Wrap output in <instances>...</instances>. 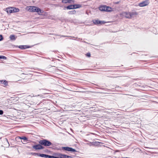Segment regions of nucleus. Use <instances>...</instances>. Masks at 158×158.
Returning a JSON list of instances; mask_svg holds the SVG:
<instances>
[{
    "label": "nucleus",
    "instance_id": "nucleus-2",
    "mask_svg": "<svg viewBox=\"0 0 158 158\" xmlns=\"http://www.w3.org/2000/svg\"><path fill=\"white\" fill-rule=\"evenodd\" d=\"M33 46H30L28 45H14V48H19L22 50H23L31 48Z\"/></svg>",
    "mask_w": 158,
    "mask_h": 158
},
{
    "label": "nucleus",
    "instance_id": "nucleus-20",
    "mask_svg": "<svg viewBox=\"0 0 158 158\" xmlns=\"http://www.w3.org/2000/svg\"><path fill=\"white\" fill-rule=\"evenodd\" d=\"M60 7L63 8V10H65L66 9L69 10V5H67V6H65L64 5H62V6L60 5Z\"/></svg>",
    "mask_w": 158,
    "mask_h": 158
},
{
    "label": "nucleus",
    "instance_id": "nucleus-29",
    "mask_svg": "<svg viewBox=\"0 0 158 158\" xmlns=\"http://www.w3.org/2000/svg\"><path fill=\"white\" fill-rule=\"evenodd\" d=\"M76 152V150L74 149H70V152L72 153V152Z\"/></svg>",
    "mask_w": 158,
    "mask_h": 158
},
{
    "label": "nucleus",
    "instance_id": "nucleus-52",
    "mask_svg": "<svg viewBox=\"0 0 158 158\" xmlns=\"http://www.w3.org/2000/svg\"><path fill=\"white\" fill-rule=\"evenodd\" d=\"M72 148L71 147H70V148Z\"/></svg>",
    "mask_w": 158,
    "mask_h": 158
},
{
    "label": "nucleus",
    "instance_id": "nucleus-42",
    "mask_svg": "<svg viewBox=\"0 0 158 158\" xmlns=\"http://www.w3.org/2000/svg\"><path fill=\"white\" fill-rule=\"evenodd\" d=\"M89 142H88V143H87V144L88 145H89Z\"/></svg>",
    "mask_w": 158,
    "mask_h": 158
},
{
    "label": "nucleus",
    "instance_id": "nucleus-41",
    "mask_svg": "<svg viewBox=\"0 0 158 158\" xmlns=\"http://www.w3.org/2000/svg\"><path fill=\"white\" fill-rule=\"evenodd\" d=\"M121 158H128V157H123Z\"/></svg>",
    "mask_w": 158,
    "mask_h": 158
},
{
    "label": "nucleus",
    "instance_id": "nucleus-5",
    "mask_svg": "<svg viewBox=\"0 0 158 158\" xmlns=\"http://www.w3.org/2000/svg\"><path fill=\"white\" fill-rule=\"evenodd\" d=\"M82 7V6L79 4H76L73 5L70 4V10L74 9L77 8H79Z\"/></svg>",
    "mask_w": 158,
    "mask_h": 158
},
{
    "label": "nucleus",
    "instance_id": "nucleus-30",
    "mask_svg": "<svg viewBox=\"0 0 158 158\" xmlns=\"http://www.w3.org/2000/svg\"><path fill=\"white\" fill-rule=\"evenodd\" d=\"M31 154H32L33 155L35 156L36 155H37L38 156H39L40 153H31Z\"/></svg>",
    "mask_w": 158,
    "mask_h": 158
},
{
    "label": "nucleus",
    "instance_id": "nucleus-49",
    "mask_svg": "<svg viewBox=\"0 0 158 158\" xmlns=\"http://www.w3.org/2000/svg\"><path fill=\"white\" fill-rule=\"evenodd\" d=\"M69 135H71L70 134V133L69 134ZM71 136H73L72 135H71Z\"/></svg>",
    "mask_w": 158,
    "mask_h": 158
},
{
    "label": "nucleus",
    "instance_id": "nucleus-28",
    "mask_svg": "<svg viewBox=\"0 0 158 158\" xmlns=\"http://www.w3.org/2000/svg\"><path fill=\"white\" fill-rule=\"evenodd\" d=\"M4 39V37H3V35H0V41H1L3 40Z\"/></svg>",
    "mask_w": 158,
    "mask_h": 158
},
{
    "label": "nucleus",
    "instance_id": "nucleus-21",
    "mask_svg": "<svg viewBox=\"0 0 158 158\" xmlns=\"http://www.w3.org/2000/svg\"><path fill=\"white\" fill-rule=\"evenodd\" d=\"M112 11V8L109 6H106L105 11L110 12Z\"/></svg>",
    "mask_w": 158,
    "mask_h": 158
},
{
    "label": "nucleus",
    "instance_id": "nucleus-4",
    "mask_svg": "<svg viewBox=\"0 0 158 158\" xmlns=\"http://www.w3.org/2000/svg\"><path fill=\"white\" fill-rule=\"evenodd\" d=\"M79 106L76 105L74 104L73 105H70V111L76 110L78 111H80V110L78 109Z\"/></svg>",
    "mask_w": 158,
    "mask_h": 158
},
{
    "label": "nucleus",
    "instance_id": "nucleus-25",
    "mask_svg": "<svg viewBox=\"0 0 158 158\" xmlns=\"http://www.w3.org/2000/svg\"><path fill=\"white\" fill-rule=\"evenodd\" d=\"M61 2L64 4L69 3V0H62Z\"/></svg>",
    "mask_w": 158,
    "mask_h": 158
},
{
    "label": "nucleus",
    "instance_id": "nucleus-13",
    "mask_svg": "<svg viewBox=\"0 0 158 158\" xmlns=\"http://www.w3.org/2000/svg\"><path fill=\"white\" fill-rule=\"evenodd\" d=\"M43 149V152L45 153L46 154H52V152L49 150L48 149Z\"/></svg>",
    "mask_w": 158,
    "mask_h": 158
},
{
    "label": "nucleus",
    "instance_id": "nucleus-12",
    "mask_svg": "<svg viewBox=\"0 0 158 158\" xmlns=\"http://www.w3.org/2000/svg\"><path fill=\"white\" fill-rule=\"evenodd\" d=\"M35 12H37L39 15H42V13L44 12L43 10L41 9L40 8L36 6Z\"/></svg>",
    "mask_w": 158,
    "mask_h": 158
},
{
    "label": "nucleus",
    "instance_id": "nucleus-50",
    "mask_svg": "<svg viewBox=\"0 0 158 158\" xmlns=\"http://www.w3.org/2000/svg\"><path fill=\"white\" fill-rule=\"evenodd\" d=\"M70 155L71 156H73L72 154H70Z\"/></svg>",
    "mask_w": 158,
    "mask_h": 158
},
{
    "label": "nucleus",
    "instance_id": "nucleus-47",
    "mask_svg": "<svg viewBox=\"0 0 158 158\" xmlns=\"http://www.w3.org/2000/svg\"><path fill=\"white\" fill-rule=\"evenodd\" d=\"M6 140H7V142L8 143V141H7V139H6Z\"/></svg>",
    "mask_w": 158,
    "mask_h": 158
},
{
    "label": "nucleus",
    "instance_id": "nucleus-44",
    "mask_svg": "<svg viewBox=\"0 0 158 158\" xmlns=\"http://www.w3.org/2000/svg\"><path fill=\"white\" fill-rule=\"evenodd\" d=\"M70 129L71 130V131H73V130L71 129V128H70Z\"/></svg>",
    "mask_w": 158,
    "mask_h": 158
},
{
    "label": "nucleus",
    "instance_id": "nucleus-27",
    "mask_svg": "<svg viewBox=\"0 0 158 158\" xmlns=\"http://www.w3.org/2000/svg\"><path fill=\"white\" fill-rule=\"evenodd\" d=\"M7 58V57L3 55H0V59H3L4 60H6Z\"/></svg>",
    "mask_w": 158,
    "mask_h": 158
},
{
    "label": "nucleus",
    "instance_id": "nucleus-15",
    "mask_svg": "<svg viewBox=\"0 0 158 158\" xmlns=\"http://www.w3.org/2000/svg\"><path fill=\"white\" fill-rule=\"evenodd\" d=\"M12 13L18 12L19 11V9L18 8L12 7Z\"/></svg>",
    "mask_w": 158,
    "mask_h": 158
},
{
    "label": "nucleus",
    "instance_id": "nucleus-26",
    "mask_svg": "<svg viewBox=\"0 0 158 158\" xmlns=\"http://www.w3.org/2000/svg\"><path fill=\"white\" fill-rule=\"evenodd\" d=\"M76 13V11L75 10H70V14L73 15L75 14Z\"/></svg>",
    "mask_w": 158,
    "mask_h": 158
},
{
    "label": "nucleus",
    "instance_id": "nucleus-16",
    "mask_svg": "<svg viewBox=\"0 0 158 158\" xmlns=\"http://www.w3.org/2000/svg\"><path fill=\"white\" fill-rule=\"evenodd\" d=\"M9 38L11 40L14 41L16 40L17 37L15 36L14 35H10Z\"/></svg>",
    "mask_w": 158,
    "mask_h": 158
},
{
    "label": "nucleus",
    "instance_id": "nucleus-11",
    "mask_svg": "<svg viewBox=\"0 0 158 158\" xmlns=\"http://www.w3.org/2000/svg\"><path fill=\"white\" fill-rule=\"evenodd\" d=\"M122 15L123 16L125 17L126 18L128 19L131 18V15L130 12H123L122 13Z\"/></svg>",
    "mask_w": 158,
    "mask_h": 158
},
{
    "label": "nucleus",
    "instance_id": "nucleus-14",
    "mask_svg": "<svg viewBox=\"0 0 158 158\" xmlns=\"http://www.w3.org/2000/svg\"><path fill=\"white\" fill-rule=\"evenodd\" d=\"M6 11L8 14L12 13V7H10L6 9Z\"/></svg>",
    "mask_w": 158,
    "mask_h": 158
},
{
    "label": "nucleus",
    "instance_id": "nucleus-53",
    "mask_svg": "<svg viewBox=\"0 0 158 158\" xmlns=\"http://www.w3.org/2000/svg\"><path fill=\"white\" fill-rule=\"evenodd\" d=\"M107 148H110L109 147H108Z\"/></svg>",
    "mask_w": 158,
    "mask_h": 158
},
{
    "label": "nucleus",
    "instance_id": "nucleus-33",
    "mask_svg": "<svg viewBox=\"0 0 158 158\" xmlns=\"http://www.w3.org/2000/svg\"><path fill=\"white\" fill-rule=\"evenodd\" d=\"M70 158H78V157L77 156H74V157H72L71 156H70Z\"/></svg>",
    "mask_w": 158,
    "mask_h": 158
},
{
    "label": "nucleus",
    "instance_id": "nucleus-36",
    "mask_svg": "<svg viewBox=\"0 0 158 158\" xmlns=\"http://www.w3.org/2000/svg\"><path fill=\"white\" fill-rule=\"evenodd\" d=\"M143 154L145 153L146 154H148L145 151H144V152H143Z\"/></svg>",
    "mask_w": 158,
    "mask_h": 158
},
{
    "label": "nucleus",
    "instance_id": "nucleus-6",
    "mask_svg": "<svg viewBox=\"0 0 158 158\" xmlns=\"http://www.w3.org/2000/svg\"><path fill=\"white\" fill-rule=\"evenodd\" d=\"M92 22L95 25H98L99 24H104L106 23V22L104 21H100L98 20L94 19L93 20Z\"/></svg>",
    "mask_w": 158,
    "mask_h": 158
},
{
    "label": "nucleus",
    "instance_id": "nucleus-17",
    "mask_svg": "<svg viewBox=\"0 0 158 158\" xmlns=\"http://www.w3.org/2000/svg\"><path fill=\"white\" fill-rule=\"evenodd\" d=\"M57 157L58 158H69V156H66L64 154H60L59 156Z\"/></svg>",
    "mask_w": 158,
    "mask_h": 158
},
{
    "label": "nucleus",
    "instance_id": "nucleus-8",
    "mask_svg": "<svg viewBox=\"0 0 158 158\" xmlns=\"http://www.w3.org/2000/svg\"><path fill=\"white\" fill-rule=\"evenodd\" d=\"M21 142H22L24 144H25L26 143H27L29 141L28 138L25 136H21Z\"/></svg>",
    "mask_w": 158,
    "mask_h": 158
},
{
    "label": "nucleus",
    "instance_id": "nucleus-7",
    "mask_svg": "<svg viewBox=\"0 0 158 158\" xmlns=\"http://www.w3.org/2000/svg\"><path fill=\"white\" fill-rule=\"evenodd\" d=\"M36 8L35 6H28L26 7V9L28 11L34 12L35 11Z\"/></svg>",
    "mask_w": 158,
    "mask_h": 158
},
{
    "label": "nucleus",
    "instance_id": "nucleus-18",
    "mask_svg": "<svg viewBox=\"0 0 158 158\" xmlns=\"http://www.w3.org/2000/svg\"><path fill=\"white\" fill-rule=\"evenodd\" d=\"M106 6L104 5L101 6L99 7V10L101 11H105Z\"/></svg>",
    "mask_w": 158,
    "mask_h": 158
},
{
    "label": "nucleus",
    "instance_id": "nucleus-39",
    "mask_svg": "<svg viewBox=\"0 0 158 158\" xmlns=\"http://www.w3.org/2000/svg\"><path fill=\"white\" fill-rule=\"evenodd\" d=\"M72 100V98H70V101H71Z\"/></svg>",
    "mask_w": 158,
    "mask_h": 158
},
{
    "label": "nucleus",
    "instance_id": "nucleus-48",
    "mask_svg": "<svg viewBox=\"0 0 158 158\" xmlns=\"http://www.w3.org/2000/svg\"><path fill=\"white\" fill-rule=\"evenodd\" d=\"M31 147H28V148H30Z\"/></svg>",
    "mask_w": 158,
    "mask_h": 158
},
{
    "label": "nucleus",
    "instance_id": "nucleus-32",
    "mask_svg": "<svg viewBox=\"0 0 158 158\" xmlns=\"http://www.w3.org/2000/svg\"><path fill=\"white\" fill-rule=\"evenodd\" d=\"M86 55L87 56L89 57L90 56V54L89 53H87Z\"/></svg>",
    "mask_w": 158,
    "mask_h": 158
},
{
    "label": "nucleus",
    "instance_id": "nucleus-43",
    "mask_svg": "<svg viewBox=\"0 0 158 158\" xmlns=\"http://www.w3.org/2000/svg\"><path fill=\"white\" fill-rule=\"evenodd\" d=\"M145 148H149V147H145Z\"/></svg>",
    "mask_w": 158,
    "mask_h": 158
},
{
    "label": "nucleus",
    "instance_id": "nucleus-38",
    "mask_svg": "<svg viewBox=\"0 0 158 158\" xmlns=\"http://www.w3.org/2000/svg\"><path fill=\"white\" fill-rule=\"evenodd\" d=\"M52 52H57V51H53Z\"/></svg>",
    "mask_w": 158,
    "mask_h": 158
},
{
    "label": "nucleus",
    "instance_id": "nucleus-24",
    "mask_svg": "<svg viewBox=\"0 0 158 158\" xmlns=\"http://www.w3.org/2000/svg\"><path fill=\"white\" fill-rule=\"evenodd\" d=\"M47 155L46 154H40L39 156L42 157L47 158Z\"/></svg>",
    "mask_w": 158,
    "mask_h": 158
},
{
    "label": "nucleus",
    "instance_id": "nucleus-34",
    "mask_svg": "<svg viewBox=\"0 0 158 158\" xmlns=\"http://www.w3.org/2000/svg\"><path fill=\"white\" fill-rule=\"evenodd\" d=\"M74 1L73 0H70V3H72V2H74Z\"/></svg>",
    "mask_w": 158,
    "mask_h": 158
},
{
    "label": "nucleus",
    "instance_id": "nucleus-46",
    "mask_svg": "<svg viewBox=\"0 0 158 158\" xmlns=\"http://www.w3.org/2000/svg\"><path fill=\"white\" fill-rule=\"evenodd\" d=\"M1 80H0V84H1Z\"/></svg>",
    "mask_w": 158,
    "mask_h": 158
},
{
    "label": "nucleus",
    "instance_id": "nucleus-22",
    "mask_svg": "<svg viewBox=\"0 0 158 158\" xmlns=\"http://www.w3.org/2000/svg\"><path fill=\"white\" fill-rule=\"evenodd\" d=\"M21 136H18L16 137L15 138V140L16 141L18 142H20V141H21Z\"/></svg>",
    "mask_w": 158,
    "mask_h": 158
},
{
    "label": "nucleus",
    "instance_id": "nucleus-31",
    "mask_svg": "<svg viewBox=\"0 0 158 158\" xmlns=\"http://www.w3.org/2000/svg\"><path fill=\"white\" fill-rule=\"evenodd\" d=\"M4 113L3 111L2 110H0V115H2Z\"/></svg>",
    "mask_w": 158,
    "mask_h": 158
},
{
    "label": "nucleus",
    "instance_id": "nucleus-3",
    "mask_svg": "<svg viewBox=\"0 0 158 158\" xmlns=\"http://www.w3.org/2000/svg\"><path fill=\"white\" fill-rule=\"evenodd\" d=\"M89 146H97L98 147H99L100 146H101V144H102V143L101 142H99L97 141H93L91 142H89Z\"/></svg>",
    "mask_w": 158,
    "mask_h": 158
},
{
    "label": "nucleus",
    "instance_id": "nucleus-10",
    "mask_svg": "<svg viewBox=\"0 0 158 158\" xmlns=\"http://www.w3.org/2000/svg\"><path fill=\"white\" fill-rule=\"evenodd\" d=\"M32 148H45L41 146L40 141H39V144L32 145Z\"/></svg>",
    "mask_w": 158,
    "mask_h": 158
},
{
    "label": "nucleus",
    "instance_id": "nucleus-40",
    "mask_svg": "<svg viewBox=\"0 0 158 158\" xmlns=\"http://www.w3.org/2000/svg\"><path fill=\"white\" fill-rule=\"evenodd\" d=\"M65 37V36H64V35H61V37Z\"/></svg>",
    "mask_w": 158,
    "mask_h": 158
},
{
    "label": "nucleus",
    "instance_id": "nucleus-51",
    "mask_svg": "<svg viewBox=\"0 0 158 158\" xmlns=\"http://www.w3.org/2000/svg\"><path fill=\"white\" fill-rule=\"evenodd\" d=\"M69 91H70V90H69ZM71 92H72V91H71Z\"/></svg>",
    "mask_w": 158,
    "mask_h": 158
},
{
    "label": "nucleus",
    "instance_id": "nucleus-19",
    "mask_svg": "<svg viewBox=\"0 0 158 158\" xmlns=\"http://www.w3.org/2000/svg\"><path fill=\"white\" fill-rule=\"evenodd\" d=\"M1 83L4 84L6 86H7L8 85V81L5 80H1Z\"/></svg>",
    "mask_w": 158,
    "mask_h": 158
},
{
    "label": "nucleus",
    "instance_id": "nucleus-1",
    "mask_svg": "<svg viewBox=\"0 0 158 158\" xmlns=\"http://www.w3.org/2000/svg\"><path fill=\"white\" fill-rule=\"evenodd\" d=\"M40 143H41V146L43 147H49V146H51L52 147H49L48 148H58L57 147H56L57 146H58V148H69V147H64L62 146V144H59L57 143H52L49 140L46 139H43L40 140Z\"/></svg>",
    "mask_w": 158,
    "mask_h": 158
},
{
    "label": "nucleus",
    "instance_id": "nucleus-35",
    "mask_svg": "<svg viewBox=\"0 0 158 158\" xmlns=\"http://www.w3.org/2000/svg\"><path fill=\"white\" fill-rule=\"evenodd\" d=\"M64 149L66 151H69V149Z\"/></svg>",
    "mask_w": 158,
    "mask_h": 158
},
{
    "label": "nucleus",
    "instance_id": "nucleus-37",
    "mask_svg": "<svg viewBox=\"0 0 158 158\" xmlns=\"http://www.w3.org/2000/svg\"><path fill=\"white\" fill-rule=\"evenodd\" d=\"M118 152V150H116L114 152V153H115L116 152Z\"/></svg>",
    "mask_w": 158,
    "mask_h": 158
},
{
    "label": "nucleus",
    "instance_id": "nucleus-23",
    "mask_svg": "<svg viewBox=\"0 0 158 158\" xmlns=\"http://www.w3.org/2000/svg\"><path fill=\"white\" fill-rule=\"evenodd\" d=\"M130 14H131V17L135 15H137L138 14H137V12H130Z\"/></svg>",
    "mask_w": 158,
    "mask_h": 158
},
{
    "label": "nucleus",
    "instance_id": "nucleus-45",
    "mask_svg": "<svg viewBox=\"0 0 158 158\" xmlns=\"http://www.w3.org/2000/svg\"><path fill=\"white\" fill-rule=\"evenodd\" d=\"M77 145V144H74V145L76 147V145Z\"/></svg>",
    "mask_w": 158,
    "mask_h": 158
},
{
    "label": "nucleus",
    "instance_id": "nucleus-9",
    "mask_svg": "<svg viewBox=\"0 0 158 158\" xmlns=\"http://www.w3.org/2000/svg\"><path fill=\"white\" fill-rule=\"evenodd\" d=\"M149 3V1L148 0H146L139 3V6L140 7H143L148 5Z\"/></svg>",
    "mask_w": 158,
    "mask_h": 158
}]
</instances>
